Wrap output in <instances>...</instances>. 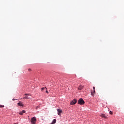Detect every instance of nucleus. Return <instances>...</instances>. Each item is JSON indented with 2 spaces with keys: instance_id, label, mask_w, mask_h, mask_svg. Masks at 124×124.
Segmentation results:
<instances>
[{
  "instance_id": "f257e3e1",
  "label": "nucleus",
  "mask_w": 124,
  "mask_h": 124,
  "mask_svg": "<svg viewBox=\"0 0 124 124\" xmlns=\"http://www.w3.org/2000/svg\"><path fill=\"white\" fill-rule=\"evenodd\" d=\"M78 104H80V105H83L85 104V101H84V100L83 99L80 98L78 101Z\"/></svg>"
},
{
  "instance_id": "f03ea898",
  "label": "nucleus",
  "mask_w": 124,
  "mask_h": 124,
  "mask_svg": "<svg viewBox=\"0 0 124 124\" xmlns=\"http://www.w3.org/2000/svg\"><path fill=\"white\" fill-rule=\"evenodd\" d=\"M31 122L32 124H35L36 122V118L35 117H33L31 119Z\"/></svg>"
},
{
  "instance_id": "7ed1b4c3",
  "label": "nucleus",
  "mask_w": 124,
  "mask_h": 124,
  "mask_svg": "<svg viewBox=\"0 0 124 124\" xmlns=\"http://www.w3.org/2000/svg\"><path fill=\"white\" fill-rule=\"evenodd\" d=\"M77 103V100L74 99L73 101H71L70 105H74V104H76Z\"/></svg>"
},
{
  "instance_id": "20e7f679",
  "label": "nucleus",
  "mask_w": 124,
  "mask_h": 124,
  "mask_svg": "<svg viewBox=\"0 0 124 124\" xmlns=\"http://www.w3.org/2000/svg\"><path fill=\"white\" fill-rule=\"evenodd\" d=\"M57 111H58V114L59 116H61V114H62V110L61 109H58Z\"/></svg>"
},
{
  "instance_id": "39448f33",
  "label": "nucleus",
  "mask_w": 124,
  "mask_h": 124,
  "mask_svg": "<svg viewBox=\"0 0 124 124\" xmlns=\"http://www.w3.org/2000/svg\"><path fill=\"white\" fill-rule=\"evenodd\" d=\"M84 88V86H82L81 85H80L78 88V90H79V91H81L82 90H83V89Z\"/></svg>"
},
{
  "instance_id": "423d86ee",
  "label": "nucleus",
  "mask_w": 124,
  "mask_h": 124,
  "mask_svg": "<svg viewBox=\"0 0 124 124\" xmlns=\"http://www.w3.org/2000/svg\"><path fill=\"white\" fill-rule=\"evenodd\" d=\"M101 118H103V119H107V117L105 116V114H101Z\"/></svg>"
},
{
  "instance_id": "0eeeda50",
  "label": "nucleus",
  "mask_w": 124,
  "mask_h": 124,
  "mask_svg": "<svg viewBox=\"0 0 124 124\" xmlns=\"http://www.w3.org/2000/svg\"><path fill=\"white\" fill-rule=\"evenodd\" d=\"M23 113H26V110H23L22 111L19 112V115H23Z\"/></svg>"
},
{
  "instance_id": "6e6552de",
  "label": "nucleus",
  "mask_w": 124,
  "mask_h": 124,
  "mask_svg": "<svg viewBox=\"0 0 124 124\" xmlns=\"http://www.w3.org/2000/svg\"><path fill=\"white\" fill-rule=\"evenodd\" d=\"M17 105H18V106H23V105L21 102H19V103H18Z\"/></svg>"
},
{
  "instance_id": "1a4fd4ad",
  "label": "nucleus",
  "mask_w": 124,
  "mask_h": 124,
  "mask_svg": "<svg viewBox=\"0 0 124 124\" xmlns=\"http://www.w3.org/2000/svg\"><path fill=\"white\" fill-rule=\"evenodd\" d=\"M94 94H95V91L94 90L93 92H91V95L94 96Z\"/></svg>"
},
{
  "instance_id": "9d476101",
  "label": "nucleus",
  "mask_w": 124,
  "mask_h": 124,
  "mask_svg": "<svg viewBox=\"0 0 124 124\" xmlns=\"http://www.w3.org/2000/svg\"><path fill=\"white\" fill-rule=\"evenodd\" d=\"M23 99H30L31 98L30 97H27L26 96L24 97L23 98Z\"/></svg>"
},
{
  "instance_id": "9b49d317",
  "label": "nucleus",
  "mask_w": 124,
  "mask_h": 124,
  "mask_svg": "<svg viewBox=\"0 0 124 124\" xmlns=\"http://www.w3.org/2000/svg\"><path fill=\"white\" fill-rule=\"evenodd\" d=\"M25 95H26V97H29L30 95H30V94H29V93H26V94H25Z\"/></svg>"
},
{
  "instance_id": "f8f14e48",
  "label": "nucleus",
  "mask_w": 124,
  "mask_h": 124,
  "mask_svg": "<svg viewBox=\"0 0 124 124\" xmlns=\"http://www.w3.org/2000/svg\"><path fill=\"white\" fill-rule=\"evenodd\" d=\"M45 89H46V90H47V88H46V87H45V88L43 87L41 89V90H42V91H44V90H45Z\"/></svg>"
},
{
  "instance_id": "ddd939ff",
  "label": "nucleus",
  "mask_w": 124,
  "mask_h": 124,
  "mask_svg": "<svg viewBox=\"0 0 124 124\" xmlns=\"http://www.w3.org/2000/svg\"><path fill=\"white\" fill-rule=\"evenodd\" d=\"M4 107V106H2L1 105H0V108H3Z\"/></svg>"
},
{
  "instance_id": "4468645a",
  "label": "nucleus",
  "mask_w": 124,
  "mask_h": 124,
  "mask_svg": "<svg viewBox=\"0 0 124 124\" xmlns=\"http://www.w3.org/2000/svg\"><path fill=\"white\" fill-rule=\"evenodd\" d=\"M109 114H110V115H113V111H110Z\"/></svg>"
},
{
  "instance_id": "2eb2a0df",
  "label": "nucleus",
  "mask_w": 124,
  "mask_h": 124,
  "mask_svg": "<svg viewBox=\"0 0 124 124\" xmlns=\"http://www.w3.org/2000/svg\"><path fill=\"white\" fill-rule=\"evenodd\" d=\"M38 108H39V106L36 107V109H38Z\"/></svg>"
},
{
  "instance_id": "dca6fc26",
  "label": "nucleus",
  "mask_w": 124,
  "mask_h": 124,
  "mask_svg": "<svg viewBox=\"0 0 124 124\" xmlns=\"http://www.w3.org/2000/svg\"><path fill=\"white\" fill-rule=\"evenodd\" d=\"M95 87H93V91H95Z\"/></svg>"
},
{
  "instance_id": "f3484780",
  "label": "nucleus",
  "mask_w": 124,
  "mask_h": 124,
  "mask_svg": "<svg viewBox=\"0 0 124 124\" xmlns=\"http://www.w3.org/2000/svg\"><path fill=\"white\" fill-rule=\"evenodd\" d=\"M28 70H29V71H31V69H29Z\"/></svg>"
},
{
  "instance_id": "a211bd4d",
  "label": "nucleus",
  "mask_w": 124,
  "mask_h": 124,
  "mask_svg": "<svg viewBox=\"0 0 124 124\" xmlns=\"http://www.w3.org/2000/svg\"><path fill=\"white\" fill-rule=\"evenodd\" d=\"M46 93H48V91H47V90H46Z\"/></svg>"
},
{
  "instance_id": "6ab92c4d",
  "label": "nucleus",
  "mask_w": 124,
  "mask_h": 124,
  "mask_svg": "<svg viewBox=\"0 0 124 124\" xmlns=\"http://www.w3.org/2000/svg\"><path fill=\"white\" fill-rule=\"evenodd\" d=\"M13 101L15 100V99H13Z\"/></svg>"
}]
</instances>
